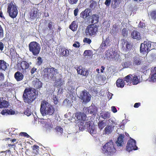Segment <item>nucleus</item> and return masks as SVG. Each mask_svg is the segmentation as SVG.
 Instances as JSON below:
<instances>
[{
  "instance_id": "680f3d73",
  "label": "nucleus",
  "mask_w": 156,
  "mask_h": 156,
  "mask_svg": "<svg viewBox=\"0 0 156 156\" xmlns=\"http://www.w3.org/2000/svg\"><path fill=\"white\" fill-rule=\"evenodd\" d=\"M74 93L72 92H70L69 94V98H71V99L72 100L74 99Z\"/></svg>"
},
{
  "instance_id": "b1692460",
  "label": "nucleus",
  "mask_w": 156,
  "mask_h": 156,
  "mask_svg": "<svg viewBox=\"0 0 156 156\" xmlns=\"http://www.w3.org/2000/svg\"><path fill=\"white\" fill-rule=\"evenodd\" d=\"M131 36L133 39L140 40L141 36L140 33L136 30H133L131 33Z\"/></svg>"
},
{
  "instance_id": "2eb2a0df",
  "label": "nucleus",
  "mask_w": 156,
  "mask_h": 156,
  "mask_svg": "<svg viewBox=\"0 0 156 156\" xmlns=\"http://www.w3.org/2000/svg\"><path fill=\"white\" fill-rule=\"evenodd\" d=\"M99 19L98 15L94 14L90 16L88 18V20L91 24H97L99 21Z\"/></svg>"
},
{
  "instance_id": "5fc2aeb1",
  "label": "nucleus",
  "mask_w": 156,
  "mask_h": 156,
  "mask_svg": "<svg viewBox=\"0 0 156 156\" xmlns=\"http://www.w3.org/2000/svg\"><path fill=\"white\" fill-rule=\"evenodd\" d=\"M73 46L75 48H79L80 46V43L78 41H75L73 44Z\"/></svg>"
},
{
  "instance_id": "39448f33",
  "label": "nucleus",
  "mask_w": 156,
  "mask_h": 156,
  "mask_svg": "<svg viewBox=\"0 0 156 156\" xmlns=\"http://www.w3.org/2000/svg\"><path fill=\"white\" fill-rule=\"evenodd\" d=\"M99 25L98 24H91L88 25L85 30L87 35L91 37H94L98 31Z\"/></svg>"
},
{
  "instance_id": "f03ea898",
  "label": "nucleus",
  "mask_w": 156,
  "mask_h": 156,
  "mask_svg": "<svg viewBox=\"0 0 156 156\" xmlns=\"http://www.w3.org/2000/svg\"><path fill=\"white\" fill-rule=\"evenodd\" d=\"M22 98L25 103L31 105L37 98V94L31 88H27L24 91Z\"/></svg>"
},
{
  "instance_id": "bf43d9fd",
  "label": "nucleus",
  "mask_w": 156,
  "mask_h": 156,
  "mask_svg": "<svg viewBox=\"0 0 156 156\" xmlns=\"http://www.w3.org/2000/svg\"><path fill=\"white\" fill-rule=\"evenodd\" d=\"M131 65V63L129 62H126L124 63L125 67L127 68Z\"/></svg>"
},
{
  "instance_id": "69168bd1",
  "label": "nucleus",
  "mask_w": 156,
  "mask_h": 156,
  "mask_svg": "<svg viewBox=\"0 0 156 156\" xmlns=\"http://www.w3.org/2000/svg\"><path fill=\"white\" fill-rule=\"evenodd\" d=\"M4 75L2 73L0 72V80H2L4 79Z\"/></svg>"
},
{
  "instance_id": "e2e57ef3",
  "label": "nucleus",
  "mask_w": 156,
  "mask_h": 156,
  "mask_svg": "<svg viewBox=\"0 0 156 156\" xmlns=\"http://www.w3.org/2000/svg\"><path fill=\"white\" fill-rule=\"evenodd\" d=\"M79 12V10L78 8L75 9L74 11V14L75 16H76L77 15L78 13Z\"/></svg>"
},
{
  "instance_id": "13d9d810",
  "label": "nucleus",
  "mask_w": 156,
  "mask_h": 156,
  "mask_svg": "<svg viewBox=\"0 0 156 156\" xmlns=\"http://www.w3.org/2000/svg\"><path fill=\"white\" fill-rule=\"evenodd\" d=\"M111 0H106L105 4L107 7H108L110 4Z\"/></svg>"
},
{
  "instance_id": "9b49d317",
  "label": "nucleus",
  "mask_w": 156,
  "mask_h": 156,
  "mask_svg": "<svg viewBox=\"0 0 156 156\" xmlns=\"http://www.w3.org/2000/svg\"><path fill=\"white\" fill-rule=\"evenodd\" d=\"M116 55V53L112 48L108 49L105 52V57L108 60L114 58Z\"/></svg>"
},
{
  "instance_id": "09e8293b",
  "label": "nucleus",
  "mask_w": 156,
  "mask_h": 156,
  "mask_svg": "<svg viewBox=\"0 0 156 156\" xmlns=\"http://www.w3.org/2000/svg\"><path fill=\"white\" fill-rule=\"evenodd\" d=\"M53 23L51 21L48 24L47 26L48 28H49V30H52L53 29Z\"/></svg>"
},
{
  "instance_id": "37998d69",
  "label": "nucleus",
  "mask_w": 156,
  "mask_h": 156,
  "mask_svg": "<svg viewBox=\"0 0 156 156\" xmlns=\"http://www.w3.org/2000/svg\"><path fill=\"white\" fill-rule=\"evenodd\" d=\"M92 52L90 50H86L84 51L83 53V55L84 56H91L92 55Z\"/></svg>"
},
{
  "instance_id": "7ed1b4c3",
  "label": "nucleus",
  "mask_w": 156,
  "mask_h": 156,
  "mask_svg": "<svg viewBox=\"0 0 156 156\" xmlns=\"http://www.w3.org/2000/svg\"><path fill=\"white\" fill-rule=\"evenodd\" d=\"M55 110L53 106L47 101L43 100L41 102L40 111L43 116L52 115L55 113Z\"/></svg>"
},
{
  "instance_id": "473e14b6",
  "label": "nucleus",
  "mask_w": 156,
  "mask_h": 156,
  "mask_svg": "<svg viewBox=\"0 0 156 156\" xmlns=\"http://www.w3.org/2000/svg\"><path fill=\"white\" fill-rule=\"evenodd\" d=\"M9 105V103L7 101L4 100L2 101H0V108H7Z\"/></svg>"
},
{
  "instance_id": "cd10ccee",
  "label": "nucleus",
  "mask_w": 156,
  "mask_h": 156,
  "mask_svg": "<svg viewBox=\"0 0 156 156\" xmlns=\"http://www.w3.org/2000/svg\"><path fill=\"white\" fill-rule=\"evenodd\" d=\"M119 30L118 25L115 24L113 26L111 30V33L113 35L115 36L118 33Z\"/></svg>"
},
{
  "instance_id": "c9c22d12",
  "label": "nucleus",
  "mask_w": 156,
  "mask_h": 156,
  "mask_svg": "<svg viewBox=\"0 0 156 156\" xmlns=\"http://www.w3.org/2000/svg\"><path fill=\"white\" fill-rule=\"evenodd\" d=\"M89 131L91 134H95L97 133V130L95 128V126L92 125L91 126H89Z\"/></svg>"
},
{
  "instance_id": "c85d7f7f",
  "label": "nucleus",
  "mask_w": 156,
  "mask_h": 156,
  "mask_svg": "<svg viewBox=\"0 0 156 156\" xmlns=\"http://www.w3.org/2000/svg\"><path fill=\"white\" fill-rule=\"evenodd\" d=\"M121 2V0H112V7L113 9L116 8L119 6Z\"/></svg>"
},
{
  "instance_id": "7c9ffc66",
  "label": "nucleus",
  "mask_w": 156,
  "mask_h": 156,
  "mask_svg": "<svg viewBox=\"0 0 156 156\" xmlns=\"http://www.w3.org/2000/svg\"><path fill=\"white\" fill-rule=\"evenodd\" d=\"M100 115L101 117L104 119H108L110 117V113L108 112H102Z\"/></svg>"
},
{
  "instance_id": "4d7b16f0",
  "label": "nucleus",
  "mask_w": 156,
  "mask_h": 156,
  "mask_svg": "<svg viewBox=\"0 0 156 156\" xmlns=\"http://www.w3.org/2000/svg\"><path fill=\"white\" fill-rule=\"evenodd\" d=\"M20 135L23 136L27 138H29L30 137V136L25 132H21L20 133Z\"/></svg>"
},
{
  "instance_id": "79ce46f5",
  "label": "nucleus",
  "mask_w": 156,
  "mask_h": 156,
  "mask_svg": "<svg viewBox=\"0 0 156 156\" xmlns=\"http://www.w3.org/2000/svg\"><path fill=\"white\" fill-rule=\"evenodd\" d=\"M151 18L154 21H156V10L152 11L150 14Z\"/></svg>"
},
{
  "instance_id": "e433bc0d",
  "label": "nucleus",
  "mask_w": 156,
  "mask_h": 156,
  "mask_svg": "<svg viewBox=\"0 0 156 156\" xmlns=\"http://www.w3.org/2000/svg\"><path fill=\"white\" fill-rule=\"evenodd\" d=\"M106 123L104 120L99 121L98 123V126L100 130H101L105 126Z\"/></svg>"
},
{
  "instance_id": "393cba45",
  "label": "nucleus",
  "mask_w": 156,
  "mask_h": 156,
  "mask_svg": "<svg viewBox=\"0 0 156 156\" xmlns=\"http://www.w3.org/2000/svg\"><path fill=\"white\" fill-rule=\"evenodd\" d=\"M7 64L4 60H0V70L5 71L7 69Z\"/></svg>"
},
{
  "instance_id": "9d476101",
  "label": "nucleus",
  "mask_w": 156,
  "mask_h": 156,
  "mask_svg": "<svg viewBox=\"0 0 156 156\" xmlns=\"http://www.w3.org/2000/svg\"><path fill=\"white\" fill-rule=\"evenodd\" d=\"M136 141L133 139L129 140L126 147V150L130 151L133 150H136L137 147L136 144Z\"/></svg>"
},
{
  "instance_id": "c756f323",
  "label": "nucleus",
  "mask_w": 156,
  "mask_h": 156,
  "mask_svg": "<svg viewBox=\"0 0 156 156\" xmlns=\"http://www.w3.org/2000/svg\"><path fill=\"white\" fill-rule=\"evenodd\" d=\"M125 84L124 80L122 79L119 78L116 81V86L118 87L123 88Z\"/></svg>"
},
{
  "instance_id": "ea45409f",
  "label": "nucleus",
  "mask_w": 156,
  "mask_h": 156,
  "mask_svg": "<svg viewBox=\"0 0 156 156\" xmlns=\"http://www.w3.org/2000/svg\"><path fill=\"white\" fill-rule=\"evenodd\" d=\"M90 7L91 9H94L97 5V2L94 1V0H91L90 1Z\"/></svg>"
},
{
  "instance_id": "ddd939ff",
  "label": "nucleus",
  "mask_w": 156,
  "mask_h": 156,
  "mask_svg": "<svg viewBox=\"0 0 156 156\" xmlns=\"http://www.w3.org/2000/svg\"><path fill=\"white\" fill-rule=\"evenodd\" d=\"M83 112L87 114H94L97 111V109L95 106H90L88 108H85L83 109Z\"/></svg>"
},
{
  "instance_id": "603ef678",
  "label": "nucleus",
  "mask_w": 156,
  "mask_h": 156,
  "mask_svg": "<svg viewBox=\"0 0 156 156\" xmlns=\"http://www.w3.org/2000/svg\"><path fill=\"white\" fill-rule=\"evenodd\" d=\"M24 114L27 116H29L31 115V112L28 109H27L24 111Z\"/></svg>"
},
{
  "instance_id": "f257e3e1",
  "label": "nucleus",
  "mask_w": 156,
  "mask_h": 156,
  "mask_svg": "<svg viewBox=\"0 0 156 156\" xmlns=\"http://www.w3.org/2000/svg\"><path fill=\"white\" fill-rule=\"evenodd\" d=\"M58 73V69L50 66L43 69L41 75L45 80L49 81L55 79L56 75Z\"/></svg>"
},
{
  "instance_id": "aec40b11",
  "label": "nucleus",
  "mask_w": 156,
  "mask_h": 156,
  "mask_svg": "<svg viewBox=\"0 0 156 156\" xmlns=\"http://www.w3.org/2000/svg\"><path fill=\"white\" fill-rule=\"evenodd\" d=\"M124 136L123 135L120 134L118 137L116 143L118 147H122L124 144L123 139Z\"/></svg>"
},
{
  "instance_id": "f8f14e48",
  "label": "nucleus",
  "mask_w": 156,
  "mask_h": 156,
  "mask_svg": "<svg viewBox=\"0 0 156 156\" xmlns=\"http://www.w3.org/2000/svg\"><path fill=\"white\" fill-rule=\"evenodd\" d=\"M80 97L83 102L86 103L89 102L91 98V96L88 93L84 90L82 91L80 94Z\"/></svg>"
},
{
  "instance_id": "0e129e2a",
  "label": "nucleus",
  "mask_w": 156,
  "mask_h": 156,
  "mask_svg": "<svg viewBox=\"0 0 156 156\" xmlns=\"http://www.w3.org/2000/svg\"><path fill=\"white\" fill-rule=\"evenodd\" d=\"M37 70V69L35 67H33L30 70V73L31 74H33L35 72H36Z\"/></svg>"
},
{
  "instance_id": "c03bdc74",
  "label": "nucleus",
  "mask_w": 156,
  "mask_h": 156,
  "mask_svg": "<svg viewBox=\"0 0 156 156\" xmlns=\"http://www.w3.org/2000/svg\"><path fill=\"white\" fill-rule=\"evenodd\" d=\"M55 129L57 132L58 133L59 132L61 134H62L63 133V129L60 126H57L55 128Z\"/></svg>"
},
{
  "instance_id": "1a4fd4ad",
  "label": "nucleus",
  "mask_w": 156,
  "mask_h": 156,
  "mask_svg": "<svg viewBox=\"0 0 156 156\" xmlns=\"http://www.w3.org/2000/svg\"><path fill=\"white\" fill-rule=\"evenodd\" d=\"M32 64L31 62L29 63L27 61L22 60L21 62L19 63L18 64L20 70L21 71L22 73L26 72L27 69H28L30 67V65Z\"/></svg>"
},
{
  "instance_id": "72a5a7b5",
  "label": "nucleus",
  "mask_w": 156,
  "mask_h": 156,
  "mask_svg": "<svg viewBox=\"0 0 156 156\" xmlns=\"http://www.w3.org/2000/svg\"><path fill=\"white\" fill-rule=\"evenodd\" d=\"M133 76L131 74H129L125 76L124 79V81L128 83V84L130 85L132 82V78Z\"/></svg>"
},
{
  "instance_id": "6e6d98bb",
  "label": "nucleus",
  "mask_w": 156,
  "mask_h": 156,
  "mask_svg": "<svg viewBox=\"0 0 156 156\" xmlns=\"http://www.w3.org/2000/svg\"><path fill=\"white\" fill-rule=\"evenodd\" d=\"M53 102L54 104L55 105H57L58 103V101L57 98H56V96L53 97Z\"/></svg>"
},
{
  "instance_id": "a211bd4d",
  "label": "nucleus",
  "mask_w": 156,
  "mask_h": 156,
  "mask_svg": "<svg viewBox=\"0 0 156 156\" xmlns=\"http://www.w3.org/2000/svg\"><path fill=\"white\" fill-rule=\"evenodd\" d=\"M55 80L54 82V86L60 88L63 85L64 81L62 80V77L60 76L57 79H55Z\"/></svg>"
},
{
  "instance_id": "4c0bfd02",
  "label": "nucleus",
  "mask_w": 156,
  "mask_h": 156,
  "mask_svg": "<svg viewBox=\"0 0 156 156\" xmlns=\"http://www.w3.org/2000/svg\"><path fill=\"white\" fill-rule=\"evenodd\" d=\"M128 29L123 28L122 30V34L124 37H127L128 36Z\"/></svg>"
},
{
  "instance_id": "8fccbe9b",
  "label": "nucleus",
  "mask_w": 156,
  "mask_h": 156,
  "mask_svg": "<svg viewBox=\"0 0 156 156\" xmlns=\"http://www.w3.org/2000/svg\"><path fill=\"white\" fill-rule=\"evenodd\" d=\"M7 111V115H14L15 113V111L12 110L11 109L9 110L8 109H6Z\"/></svg>"
},
{
  "instance_id": "a878e982",
  "label": "nucleus",
  "mask_w": 156,
  "mask_h": 156,
  "mask_svg": "<svg viewBox=\"0 0 156 156\" xmlns=\"http://www.w3.org/2000/svg\"><path fill=\"white\" fill-rule=\"evenodd\" d=\"M122 44L123 45H124L126 44V49L129 51L131 48L132 45H131V43L127 41V40L125 39H122L121 40Z\"/></svg>"
},
{
  "instance_id": "a19ab883",
  "label": "nucleus",
  "mask_w": 156,
  "mask_h": 156,
  "mask_svg": "<svg viewBox=\"0 0 156 156\" xmlns=\"http://www.w3.org/2000/svg\"><path fill=\"white\" fill-rule=\"evenodd\" d=\"M16 51L14 48H11L10 49L9 55L12 58L15 56L16 54Z\"/></svg>"
},
{
  "instance_id": "412c9836",
  "label": "nucleus",
  "mask_w": 156,
  "mask_h": 156,
  "mask_svg": "<svg viewBox=\"0 0 156 156\" xmlns=\"http://www.w3.org/2000/svg\"><path fill=\"white\" fill-rule=\"evenodd\" d=\"M14 78L17 81L22 80L24 78L23 74L19 71H17L14 74Z\"/></svg>"
},
{
  "instance_id": "de8ad7c7",
  "label": "nucleus",
  "mask_w": 156,
  "mask_h": 156,
  "mask_svg": "<svg viewBox=\"0 0 156 156\" xmlns=\"http://www.w3.org/2000/svg\"><path fill=\"white\" fill-rule=\"evenodd\" d=\"M4 36V30L2 26L0 24V38H2Z\"/></svg>"
},
{
  "instance_id": "bb28decb",
  "label": "nucleus",
  "mask_w": 156,
  "mask_h": 156,
  "mask_svg": "<svg viewBox=\"0 0 156 156\" xmlns=\"http://www.w3.org/2000/svg\"><path fill=\"white\" fill-rule=\"evenodd\" d=\"M151 79L152 81H156V66L153 69H152L151 71Z\"/></svg>"
},
{
  "instance_id": "6ab92c4d",
  "label": "nucleus",
  "mask_w": 156,
  "mask_h": 156,
  "mask_svg": "<svg viewBox=\"0 0 156 156\" xmlns=\"http://www.w3.org/2000/svg\"><path fill=\"white\" fill-rule=\"evenodd\" d=\"M38 9L36 8H33L31 10L30 16V18L33 20L38 18Z\"/></svg>"
},
{
  "instance_id": "6e6552de",
  "label": "nucleus",
  "mask_w": 156,
  "mask_h": 156,
  "mask_svg": "<svg viewBox=\"0 0 156 156\" xmlns=\"http://www.w3.org/2000/svg\"><path fill=\"white\" fill-rule=\"evenodd\" d=\"M151 42L144 41L141 44L140 47V51L143 54L148 52L151 49Z\"/></svg>"
},
{
  "instance_id": "864d4df0",
  "label": "nucleus",
  "mask_w": 156,
  "mask_h": 156,
  "mask_svg": "<svg viewBox=\"0 0 156 156\" xmlns=\"http://www.w3.org/2000/svg\"><path fill=\"white\" fill-rule=\"evenodd\" d=\"M83 41L84 42H86L88 44H90L91 42V41L89 38H85L83 39Z\"/></svg>"
},
{
  "instance_id": "338daca9",
  "label": "nucleus",
  "mask_w": 156,
  "mask_h": 156,
  "mask_svg": "<svg viewBox=\"0 0 156 156\" xmlns=\"http://www.w3.org/2000/svg\"><path fill=\"white\" fill-rule=\"evenodd\" d=\"M151 45L153 46L152 48L151 47V50L154 49V48H156V43L151 42Z\"/></svg>"
},
{
  "instance_id": "f704fd0d",
  "label": "nucleus",
  "mask_w": 156,
  "mask_h": 156,
  "mask_svg": "<svg viewBox=\"0 0 156 156\" xmlns=\"http://www.w3.org/2000/svg\"><path fill=\"white\" fill-rule=\"evenodd\" d=\"M139 82V79L138 76L136 75H134L132 77V83L133 85H136Z\"/></svg>"
},
{
  "instance_id": "20e7f679",
  "label": "nucleus",
  "mask_w": 156,
  "mask_h": 156,
  "mask_svg": "<svg viewBox=\"0 0 156 156\" xmlns=\"http://www.w3.org/2000/svg\"><path fill=\"white\" fill-rule=\"evenodd\" d=\"M115 146L113 140H109L102 146L101 150L103 153L110 156L113 155L116 151Z\"/></svg>"
},
{
  "instance_id": "f3484780",
  "label": "nucleus",
  "mask_w": 156,
  "mask_h": 156,
  "mask_svg": "<svg viewBox=\"0 0 156 156\" xmlns=\"http://www.w3.org/2000/svg\"><path fill=\"white\" fill-rule=\"evenodd\" d=\"M75 117L78 120L83 121L86 120L87 118L85 114L81 112H77L75 115Z\"/></svg>"
},
{
  "instance_id": "58836bf2",
  "label": "nucleus",
  "mask_w": 156,
  "mask_h": 156,
  "mask_svg": "<svg viewBox=\"0 0 156 156\" xmlns=\"http://www.w3.org/2000/svg\"><path fill=\"white\" fill-rule=\"evenodd\" d=\"M62 52L61 54L63 56L67 57L69 55V51L65 48L62 49Z\"/></svg>"
},
{
  "instance_id": "2f4dec72",
  "label": "nucleus",
  "mask_w": 156,
  "mask_h": 156,
  "mask_svg": "<svg viewBox=\"0 0 156 156\" xmlns=\"http://www.w3.org/2000/svg\"><path fill=\"white\" fill-rule=\"evenodd\" d=\"M78 25L75 21H73L69 26L70 29L73 31H75L77 30Z\"/></svg>"
},
{
  "instance_id": "dca6fc26",
  "label": "nucleus",
  "mask_w": 156,
  "mask_h": 156,
  "mask_svg": "<svg viewBox=\"0 0 156 156\" xmlns=\"http://www.w3.org/2000/svg\"><path fill=\"white\" fill-rule=\"evenodd\" d=\"M143 62V60L142 58L140 57L135 56L133 58L132 63L133 66H135L142 65Z\"/></svg>"
},
{
  "instance_id": "3c124183",
  "label": "nucleus",
  "mask_w": 156,
  "mask_h": 156,
  "mask_svg": "<svg viewBox=\"0 0 156 156\" xmlns=\"http://www.w3.org/2000/svg\"><path fill=\"white\" fill-rule=\"evenodd\" d=\"M69 3L71 5L76 4L78 0H68Z\"/></svg>"
},
{
  "instance_id": "49530a36",
  "label": "nucleus",
  "mask_w": 156,
  "mask_h": 156,
  "mask_svg": "<svg viewBox=\"0 0 156 156\" xmlns=\"http://www.w3.org/2000/svg\"><path fill=\"white\" fill-rule=\"evenodd\" d=\"M37 60L36 63V65L38 66H40L43 62V60L40 57H38L37 58Z\"/></svg>"
},
{
  "instance_id": "a18cd8bd",
  "label": "nucleus",
  "mask_w": 156,
  "mask_h": 156,
  "mask_svg": "<svg viewBox=\"0 0 156 156\" xmlns=\"http://www.w3.org/2000/svg\"><path fill=\"white\" fill-rule=\"evenodd\" d=\"M35 86L37 89H39L42 87V83L39 81L36 82Z\"/></svg>"
},
{
  "instance_id": "774afa93",
  "label": "nucleus",
  "mask_w": 156,
  "mask_h": 156,
  "mask_svg": "<svg viewBox=\"0 0 156 156\" xmlns=\"http://www.w3.org/2000/svg\"><path fill=\"white\" fill-rule=\"evenodd\" d=\"M112 110V112L114 113H115L117 112L116 108L114 106H112L111 107Z\"/></svg>"
},
{
  "instance_id": "4be33fe9",
  "label": "nucleus",
  "mask_w": 156,
  "mask_h": 156,
  "mask_svg": "<svg viewBox=\"0 0 156 156\" xmlns=\"http://www.w3.org/2000/svg\"><path fill=\"white\" fill-rule=\"evenodd\" d=\"M114 126L112 124L107 125L104 129V131L105 134H109L112 133Z\"/></svg>"
},
{
  "instance_id": "5701e85b",
  "label": "nucleus",
  "mask_w": 156,
  "mask_h": 156,
  "mask_svg": "<svg viewBox=\"0 0 156 156\" xmlns=\"http://www.w3.org/2000/svg\"><path fill=\"white\" fill-rule=\"evenodd\" d=\"M90 11L88 9H86L80 13V17L83 19L87 18L90 16Z\"/></svg>"
},
{
  "instance_id": "0eeeda50",
  "label": "nucleus",
  "mask_w": 156,
  "mask_h": 156,
  "mask_svg": "<svg viewBox=\"0 0 156 156\" xmlns=\"http://www.w3.org/2000/svg\"><path fill=\"white\" fill-rule=\"evenodd\" d=\"M7 12L9 16L13 19L15 18L18 14V11L16 6L12 2L8 4Z\"/></svg>"
},
{
  "instance_id": "052dcab7",
  "label": "nucleus",
  "mask_w": 156,
  "mask_h": 156,
  "mask_svg": "<svg viewBox=\"0 0 156 156\" xmlns=\"http://www.w3.org/2000/svg\"><path fill=\"white\" fill-rule=\"evenodd\" d=\"M4 47V45L3 43L1 42H0V50L2 51Z\"/></svg>"
},
{
  "instance_id": "423d86ee",
  "label": "nucleus",
  "mask_w": 156,
  "mask_h": 156,
  "mask_svg": "<svg viewBox=\"0 0 156 156\" xmlns=\"http://www.w3.org/2000/svg\"><path fill=\"white\" fill-rule=\"evenodd\" d=\"M29 50L34 56H37L39 54L41 46L36 41H32L29 44Z\"/></svg>"
},
{
  "instance_id": "4468645a",
  "label": "nucleus",
  "mask_w": 156,
  "mask_h": 156,
  "mask_svg": "<svg viewBox=\"0 0 156 156\" xmlns=\"http://www.w3.org/2000/svg\"><path fill=\"white\" fill-rule=\"evenodd\" d=\"M76 70L78 74L84 76L86 78L87 77L88 75V70L80 66L77 67Z\"/></svg>"
}]
</instances>
